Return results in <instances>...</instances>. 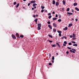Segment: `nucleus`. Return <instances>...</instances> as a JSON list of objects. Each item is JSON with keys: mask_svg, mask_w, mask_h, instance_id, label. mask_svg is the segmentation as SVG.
<instances>
[{"mask_svg": "<svg viewBox=\"0 0 79 79\" xmlns=\"http://www.w3.org/2000/svg\"><path fill=\"white\" fill-rule=\"evenodd\" d=\"M48 27L50 29H52V27L50 25H48Z\"/></svg>", "mask_w": 79, "mask_h": 79, "instance_id": "423d86ee", "label": "nucleus"}, {"mask_svg": "<svg viewBox=\"0 0 79 79\" xmlns=\"http://www.w3.org/2000/svg\"><path fill=\"white\" fill-rule=\"evenodd\" d=\"M58 22H61V20H58Z\"/></svg>", "mask_w": 79, "mask_h": 79, "instance_id": "3c124183", "label": "nucleus"}, {"mask_svg": "<svg viewBox=\"0 0 79 79\" xmlns=\"http://www.w3.org/2000/svg\"><path fill=\"white\" fill-rule=\"evenodd\" d=\"M73 46H76V47H77V44H73Z\"/></svg>", "mask_w": 79, "mask_h": 79, "instance_id": "a878e982", "label": "nucleus"}, {"mask_svg": "<svg viewBox=\"0 0 79 79\" xmlns=\"http://www.w3.org/2000/svg\"><path fill=\"white\" fill-rule=\"evenodd\" d=\"M67 48H68V49H69V50H71V48H70V47H68Z\"/></svg>", "mask_w": 79, "mask_h": 79, "instance_id": "ea45409f", "label": "nucleus"}, {"mask_svg": "<svg viewBox=\"0 0 79 79\" xmlns=\"http://www.w3.org/2000/svg\"><path fill=\"white\" fill-rule=\"evenodd\" d=\"M49 65L50 66H51V65H52V64L51 63H49Z\"/></svg>", "mask_w": 79, "mask_h": 79, "instance_id": "72a5a7b5", "label": "nucleus"}, {"mask_svg": "<svg viewBox=\"0 0 79 79\" xmlns=\"http://www.w3.org/2000/svg\"><path fill=\"white\" fill-rule=\"evenodd\" d=\"M56 45H58L59 47H60V44H58V43H56Z\"/></svg>", "mask_w": 79, "mask_h": 79, "instance_id": "f3484780", "label": "nucleus"}, {"mask_svg": "<svg viewBox=\"0 0 79 79\" xmlns=\"http://www.w3.org/2000/svg\"><path fill=\"white\" fill-rule=\"evenodd\" d=\"M77 3H74L73 4V6H77Z\"/></svg>", "mask_w": 79, "mask_h": 79, "instance_id": "dca6fc26", "label": "nucleus"}, {"mask_svg": "<svg viewBox=\"0 0 79 79\" xmlns=\"http://www.w3.org/2000/svg\"><path fill=\"white\" fill-rule=\"evenodd\" d=\"M52 60H55V57H54V56L52 57Z\"/></svg>", "mask_w": 79, "mask_h": 79, "instance_id": "c756f323", "label": "nucleus"}, {"mask_svg": "<svg viewBox=\"0 0 79 79\" xmlns=\"http://www.w3.org/2000/svg\"><path fill=\"white\" fill-rule=\"evenodd\" d=\"M71 42L73 43V44H76V42L75 41H72Z\"/></svg>", "mask_w": 79, "mask_h": 79, "instance_id": "2f4dec72", "label": "nucleus"}, {"mask_svg": "<svg viewBox=\"0 0 79 79\" xmlns=\"http://www.w3.org/2000/svg\"><path fill=\"white\" fill-rule=\"evenodd\" d=\"M36 2V1H31L30 2V4H32V3H35Z\"/></svg>", "mask_w": 79, "mask_h": 79, "instance_id": "7ed1b4c3", "label": "nucleus"}, {"mask_svg": "<svg viewBox=\"0 0 79 79\" xmlns=\"http://www.w3.org/2000/svg\"><path fill=\"white\" fill-rule=\"evenodd\" d=\"M73 40H76V38H73Z\"/></svg>", "mask_w": 79, "mask_h": 79, "instance_id": "864d4df0", "label": "nucleus"}, {"mask_svg": "<svg viewBox=\"0 0 79 79\" xmlns=\"http://www.w3.org/2000/svg\"><path fill=\"white\" fill-rule=\"evenodd\" d=\"M48 24H50V22L48 21L47 22Z\"/></svg>", "mask_w": 79, "mask_h": 79, "instance_id": "c9c22d12", "label": "nucleus"}, {"mask_svg": "<svg viewBox=\"0 0 79 79\" xmlns=\"http://www.w3.org/2000/svg\"><path fill=\"white\" fill-rule=\"evenodd\" d=\"M36 5H37V4H36V3H34L33 4V6H36Z\"/></svg>", "mask_w": 79, "mask_h": 79, "instance_id": "6ab92c4d", "label": "nucleus"}, {"mask_svg": "<svg viewBox=\"0 0 79 79\" xmlns=\"http://www.w3.org/2000/svg\"><path fill=\"white\" fill-rule=\"evenodd\" d=\"M14 5H16V2H15L14 3Z\"/></svg>", "mask_w": 79, "mask_h": 79, "instance_id": "4c0bfd02", "label": "nucleus"}, {"mask_svg": "<svg viewBox=\"0 0 79 79\" xmlns=\"http://www.w3.org/2000/svg\"><path fill=\"white\" fill-rule=\"evenodd\" d=\"M12 38H13V39H16V36L14 35H12Z\"/></svg>", "mask_w": 79, "mask_h": 79, "instance_id": "20e7f679", "label": "nucleus"}, {"mask_svg": "<svg viewBox=\"0 0 79 79\" xmlns=\"http://www.w3.org/2000/svg\"><path fill=\"white\" fill-rule=\"evenodd\" d=\"M38 19H35V20H38Z\"/></svg>", "mask_w": 79, "mask_h": 79, "instance_id": "774afa93", "label": "nucleus"}, {"mask_svg": "<svg viewBox=\"0 0 79 79\" xmlns=\"http://www.w3.org/2000/svg\"><path fill=\"white\" fill-rule=\"evenodd\" d=\"M72 13H73L74 12V10L73 9H72Z\"/></svg>", "mask_w": 79, "mask_h": 79, "instance_id": "de8ad7c7", "label": "nucleus"}, {"mask_svg": "<svg viewBox=\"0 0 79 79\" xmlns=\"http://www.w3.org/2000/svg\"><path fill=\"white\" fill-rule=\"evenodd\" d=\"M70 53H75V52H76V50L74 48H72V50H70Z\"/></svg>", "mask_w": 79, "mask_h": 79, "instance_id": "f257e3e1", "label": "nucleus"}, {"mask_svg": "<svg viewBox=\"0 0 79 79\" xmlns=\"http://www.w3.org/2000/svg\"><path fill=\"white\" fill-rule=\"evenodd\" d=\"M20 37H21V38H23V37H24V36L23 35H21L20 36Z\"/></svg>", "mask_w": 79, "mask_h": 79, "instance_id": "393cba45", "label": "nucleus"}, {"mask_svg": "<svg viewBox=\"0 0 79 79\" xmlns=\"http://www.w3.org/2000/svg\"><path fill=\"white\" fill-rule=\"evenodd\" d=\"M63 45L64 46H66V44H63Z\"/></svg>", "mask_w": 79, "mask_h": 79, "instance_id": "603ef678", "label": "nucleus"}, {"mask_svg": "<svg viewBox=\"0 0 79 79\" xmlns=\"http://www.w3.org/2000/svg\"><path fill=\"white\" fill-rule=\"evenodd\" d=\"M42 26V24L41 23L38 24V30H39L40 29V27Z\"/></svg>", "mask_w": 79, "mask_h": 79, "instance_id": "f03ea898", "label": "nucleus"}, {"mask_svg": "<svg viewBox=\"0 0 79 79\" xmlns=\"http://www.w3.org/2000/svg\"><path fill=\"white\" fill-rule=\"evenodd\" d=\"M67 14H68V15H72L73 14V13H70L69 12H68L67 13Z\"/></svg>", "mask_w": 79, "mask_h": 79, "instance_id": "f8f14e48", "label": "nucleus"}, {"mask_svg": "<svg viewBox=\"0 0 79 79\" xmlns=\"http://www.w3.org/2000/svg\"><path fill=\"white\" fill-rule=\"evenodd\" d=\"M64 38L65 39H67V37L66 36H64Z\"/></svg>", "mask_w": 79, "mask_h": 79, "instance_id": "5fc2aeb1", "label": "nucleus"}, {"mask_svg": "<svg viewBox=\"0 0 79 79\" xmlns=\"http://www.w3.org/2000/svg\"><path fill=\"white\" fill-rule=\"evenodd\" d=\"M41 8L42 9H44V8H45V6H41Z\"/></svg>", "mask_w": 79, "mask_h": 79, "instance_id": "bb28decb", "label": "nucleus"}, {"mask_svg": "<svg viewBox=\"0 0 79 79\" xmlns=\"http://www.w3.org/2000/svg\"><path fill=\"white\" fill-rule=\"evenodd\" d=\"M73 26V24L72 23H70L69 24L68 26L69 27H71V26Z\"/></svg>", "mask_w": 79, "mask_h": 79, "instance_id": "9d476101", "label": "nucleus"}, {"mask_svg": "<svg viewBox=\"0 0 79 79\" xmlns=\"http://www.w3.org/2000/svg\"><path fill=\"white\" fill-rule=\"evenodd\" d=\"M44 11L45 12H47V10H44Z\"/></svg>", "mask_w": 79, "mask_h": 79, "instance_id": "8fccbe9b", "label": "nucleus"}, {"mask_svg": "<svg viewBox=\"0 0 79 79\" xmlns=\"http://www.w3.org/2000/svg\"><path fill=\"white\" fill-rule=\"evenodd\" d=\"M56 6H58V5H59V3H58V2H56Z\"/></svg>", "mask_w": 79, "mask_h": 79, "instance_id": "1a4fd4ad", "label": "nucleus"}, {"mask_svg": "<svg viewBox=\"0 0 79 79\" xmlns=\"http://www.w3.org/2000/svg\"><path fill=\"white\" fill-rule=\"evenodd\" d=\"M58 16H59V18H61V15H58Z\"/></svg>", "mask_w": 79, "mask_h": 79, "instance_id": "c03bdc74", "label": "nucleus"}, {"mask_svg": "<svg viewBox=\"0 0 79 79\" xmlns=\"http://www.w3.org/2000/svg\"><path fill=\"white\" fill-rule=\"evenodd\" d=\"M63 4L64 5L66 4V1H64V0H63Z\"/></svg>", "mask_w": 79, "mask_h": 79, "instance_id": "6e6552de", "label": "nucleus"}, {"mask_svg": "<svg viewBox=\"0 0 79 79\" xmlns=\"http://www.w3.org/2000/svg\"><path fill=\"white\" fill-rule=\"evenodd\" d=\"M53 25L54 27H56V25L55 23H53Z\"/></svg>", "mask_w": 79, "mask_h": 79, "instance_id": "0eeeda50", "label": "nucleus"}, {"mask_svg": "<svg viewBox=\"0 0 79 79\" xmlns=\"http://www.w3.org/2000/svg\"><path fill=\"white\" fill-rule=\"evenodd\" d=\"M64 44H67V42H66V41H65L64 42Z\"/></svg>", "mask_w": 79, "mask_h": 79, "instance_id": "58836bf2", "label": "nucleus"}, {"mask_svg": "<svg viewBox=\"0 0 79 79\" xmlns=\"http://www.w3.org/2000/svg\"><path fill=\"white\" fill-rule=\"evenodd\" d=\"M66 53L67 54H68V53H69V52L67 51V52H66Z\"/></svg>", "mask_w": 79, "mask_h": 79, "instance_id": "49530a36", "label": "nucleus"}, {"mask_svg": "<svg viewBox=\"0 0 79 79\" xmlns=\"http://www.w3.org/2000/svg\"><path fill=\"white\" fill-rule=\"evenodd\" d=\"M67 11H69V8H68L67 9Z\"/></svg>", "mask_w": 79, "mask_h": 79, "instance_id": "7c9ffc66", "label": "nucleus"}, {"mask_svg": "<svg viewBox=\"0 0 79 79\" xmlns=\"http://www.w3.org/2000/svg\"><path fill=\"white\" fill-rule=\"evenodd\" d=\"M56 55H58V53H56Z\"/></svg>", "mask_w": 79, "mask_h": 79, "instance_id": "338daca9", "label": "nucleus"}, {"mask_svg": "<svg viewBox=\"0 0 79 79\" xmlns=\"http://www.w3.org/2000/svg\"><path fill=\"white\" fill-rule=\"evenodd\" d=\"M52 4L53 5H55V0H53L52 1Z\"/></svg>", "mask_w": 79, "mask_h": 79, "instance_id": "ddd939ff", "label": "nucleus"}, {"mask_svg": "<svg viewBox=\"0 0 79 79\" xmlns=\"http://www.w3.org/2000/svg\"><path fill=\"white\" fill-rule=\"evenodd\" d=\"M33 16L35 18V15H33Z\"/></svg>", "mask_w": 79, "mask_h": 79, "instance_id": "0e129e2a", "label": "nucleus"}, {"mask_svg": "<svg viewBox=\"0 0 79 79\" xmlns=\"http://www.w3.org/2000/svg\"><path fill=\"white\" fill-rule=\"evenodd\" d=\"M44 11V9H42L41 11V12H42V13H43Z\"/></svg>", "mask_w": 79, "mask_h": 79, "instance_id": "a19ab883", "label": "nucleus"}, {"mask_svg": "<svg viewBox=\"0 0 79 79\" xmlns=\"http://www.w3.org/2000/svg\"><path fill=\"white\" fill-rule=\"evenodd\" d=\"M34 21L36 23H37V20H35Z\"/></svg>", "mask_w": 79, "mask_h": 79, "instance_id": "13d9d810", "label": "nucleus"}, {"mask_svg": "<svg viewBox=\"0 0 79 79\" xmlns=\"http://www.w3.org/2000/svg\"><path fill=\"white\" fill-rule=\"evenodd\" d=\"M64 36L63 37H61V39H64Z\"/></svg>", "mask_w": 79, "mask_h": 79, "instance_id": "37998d69", "label": "nucleus"}, {"mask_svg": "<svg viewBox=\"0 0 79 79\" xmlns=\"http://www.w3.org/2000/svg\"><path fill=\"white\" fill-rule=\"evenodd\" d=\"M72 37H73L74 38V37H76V35H75V34H74V33H73V34Z\"/></svg>", "mask_w": 79, "mask_h": 79, "instance_id": "2eb2a0df", "label": "nucleus"}, {"mask_svg": "<svg viewBox=\"0 0 79 79\" xmlns=\"http://www.w3.org/2000/svg\"><path fill=\"white\" fill-rule=\"evenodd\" d=\"M30 5V3H29L28 4V6H29Z\"/></svg>", "mask_w": 79, "mask_h": 79, "instance_id": "052dcab7", "label": "nucleus"}, {"mask_svg": "<svg viewBox=\"0 0 79 79\" xmlns=\"http://www.w3.org/2000/svg\"><path fill=\"white\" fill-rule=\"evenodd\" d=\"M52 19L53 20H56V19H57V18H53Z\"/></svg>", "mask_w": 79, "mask_h": 79, "instance_id": "b1692460", "label": "nucleus"}, {"mask_svg": "<svg viewBox=\"0 0 79 79\" xmlns=\"http://www.w3.org/2000/svg\"><path fill=\"white\" fill-rule=\"evenodd\" d=\"M48 18L49 19H50V18H52V15H50V16H49Z\"/></svg>", "mask_w": 79, "mask_h": 79, "instance_id": "473e14b6", "label": "nucleus"}, {"mask_svg": "<svg viewBox=\"0 0 79 79\" xmlns=\"http://www.w3.org/2000/svg\"><path fill=\"white\" fill-rule=\"evenodd\" d=\"M56 46V45L55 44H53V45H52V47H55Z\"/></svg>", "mask_w": 79, "mask_h": 79, "instance_id": "4be33fe9", "label": "nucleus"}, {"mask_svg": "<svg viewBox=\"0 0 79 79\" xmlns=\"http://www.w3.org/2000/svg\"><path fill=\"white\" fill-rule=\"evenodd\" d=\"M67 29H68V27H65V28H64L63 29V30H64V31H66V30H67Z\"/></svg>", "mask_w": 79, "mask_h": 79, "instance_id": "4468645a", "label": "nucleus"}, {"mask_svg": "<svg viewBox=\"0 0 79 79\" xmlns=\"http://www.w3.org/2000/svg\"><path fill=\"white\" fill-rule=\"evenodd\" d=\"M62 11H64V8H62Z\"/></svg>", "mask_w": 79, "mask_h": 79, "instance_id": "79ce46f5", "label": "nucleus"}, {"mask_svg": "<svg viewBox=\"0 0 79 79\" xmlns=\"http://www.w3.org/2000/svg\"><path fill=\"white\" fill-rule=\"evenodd\" d=\"M56 18H57V17H58V15L56 14Z\"/></svg>", "mask_w": 79, "mask_h": 79, "instance_id": "6e6d98bb", "label": "nucleus"}, {"mask_svg": "<svg viewBox=\"0 0 79 79\" xmlns=\"http://www.w3.org/2000/svg\"><path fill=\"white\" fill-rule=\"evenodd\" d=\"M51 56H52V54H51V53H49V59H50V58H51Z\"/></svg>", "mask_w": 79, "mask_h": 79, "instance_id": "9b49d317", "label": "nucleus"}, {"mask_svg": "<svg viewBox=\"0 0 79 79\" xmlns=\"http://www.w3.org/2000/svg\"><path fill=\"white\" fill-rule=\"evenodd\" d=\"M48 36H49V37H51V38H53V36H52V35H48Z\"/></svg>", "mask_w": 79, "mask_h": 79, "instance_id": "a211bd4d", "label": "nucleus"}, {"mask_svg": "<svg viewBox=\"0 0 79 79\" xmlns=\"http://www.w3.org/2000/svg\"><path fill=\"white\" fill-rule=\"evenodd\" d=\"M36 17H38V15H36Z\"/></svg>", "mask_w": 79, "mask_h": 79, "instance_id": "e2e57ef3", "label": "nucleus"}, {"mask_svg": "<svg viewBox=\"0 0 79 79\" xmlns=\"http://www.w3.org/2000/svg\"><path fill=\"white\" fill-rule=\"evenodd\" d=\"M19 3L17 4V5L16 6V8H18V7L19 6Z\"/></svg>", "mask_w": 79, "mask_h": 79, "instance_id": "5701e85b", "label": "nucleus"}, {"mask_svg": "<svg viewBox=\"0 0 79 79\" xmlns=\"http://www.w3.org/2000/svg\"><path fill=\"white\" fill-rule=\"evenodd\" d=\"M48 41H49V42H50V43H52V42H53V41H51L50 40H48Z\"/></svg>", "mask_w": 79, "mask_h": 79, "instance_id": "cd10ccee", "label": "nucleus"}, {"mask_svg": "<svg viewBox=\"0 0 79 79\" xmlns=\"http://www.w3.org/2000/svg\"><path fill=\"white\" fill-rule=\"evenodd\" d=\"M52 63H54V61L53 60H52Z\"/></svg>", "mask_w": 79, "mask_h": 79, "instance_id": "bf43d9fd", "label": "nucleus"}, {"mask_svg": "<svg viewBox=\"0 0 79 79\" xmlns=\"http://www.w3.org/2000/svg\"><path fill=\"white\" fill-rule=\"evenodd\" d=\"M75 10H77V11H79V8H78L75 7Z\"/></svg>", "mask_w": 79, "mask_h": 79, "instance_id": "aec40b11", "label": "nucleus"}, {"mask_svg": "<svg viewBox=\"0 0 79 79\" xmlns=\"http://www.w3.org/2000/svg\"><path fill=\"white\" fill-rule=\"evenodd\" d=\"M53 32H56V29H54L53 30Z\"/></svg>", "mask_w": 79, "mask_h": 79, "instance_id": "c85d7f7f", "label": "nucleus"}, {"mask_svg": "<svg viewBox=\"0 0 79 79\" xmlns=\"http://www.w3.org/2000/svg\"><path fill=\"white\" fill-rule=\"evenodd\" d=\"M59 36H60V37H61V34L59 33Z\"/></svg>", "mask_w": 79, "mask_h": 79, "instance_id": "f704fd0d", "label": "nucleus"}, {"mask_svg": "<svg viewBox=\"0 0 79 79\" xmlns=\"http://www.w3.org/2000/svg\"><path fill=\"white\" fill-rule=\"evenodd\" d=\"M52 13V14H55V12H53Z\"/></svg>", "mask_w": 79, "mask_h": 79, "instance_id": "4d7b16f0", "label": "nucleus"}, {"mask_svg": "<svg viewBox=\"0 0 79 79\" xmlns=\"http://www.w3.org/2000/svg\"><path fill=\"white\" fill-rule=\"evenodd\" d=\"M70 38H72V37H73V36L72 35H70Z\"/></svg>", "mask_w": 79, "mask_h": 79, "instance_id": "a18cd8bd", "label": "nucleus"}, {"mask_svg": "<svg viewBox=\"0 0 79 79\" xmlns=\"http://www.w3.org/2000/svg\"><path fill=\"white\" fill-rule=\"evenodd\" d=\"M72 44L71 43H69V45H71Z\"/></svg>", "mask_w": 79, "mask_h": 79, "instance_id": "e433bc0d", "label": "nucleus"}, {"mask_svg": "<svg viewBox=\"0 0 79 79\" xmlns=\"http://www.w3.org/2000/svg\"><path fill=\"white\" fill-rule=\"evenodd\" d=\"M48 16L50 15H51V13H49V14H48Z\"/></svg>", "mask_w": 79, "mask_h": 79, "instance_id": "09e8293b", "label": "nucleus"}, {"mask_svg": "<svg viewBox=\"0 0 79 79\" xmlns=\"http://www.w3.org/2000/svg\"><path fill=\"white\" fill-rule=\"evenodd\" d=\"M36 8V6H35L34 7V8Z\"/></svg>", "mask_w": 79, "mask_h": 79, "instance_id": "69168bd1", "label": "nucleus"}, {"mask_svg": "<svg viewBox=\"0 0 79 79\" xmlns=\"http://www.w3.org/2000/svg\"><path fill=\"white\" fill-rule=\"evenodd\" d=\"M32 10H34V8H32Z\"/></svg>", "mask_w": 79, "mask_h": 79, "instance_id": "680f3d73", "label": "nucleus"}, {"mask_svg": "<svg viewBox=\"0 0 79 79\" xmlns=\"http://www.w3.org/2000/svg\"><path fill=\"white\" fill-rule=\"evenodd\" d=\"M57 32H58V33H61V31H60L59 30H57Z\"/></svg>", "mask_w": 79, "mask_h": 79, "instance_id": "412c9836", "label": "nucleus"}, {"mask_svg": "<svg viewBox=\"0 0 79 79\" xmlns=\"http://www.w3.org/2000/svg\"><path fill=\"white\" fill-rule=\"evenodd\" d=\"M16 35L17 36V37H18V38H20V37H19V35L18 33H16Z\"/></svg>", "mask_w": 79, "mask_h": 79, "instance_id": "39448f33", "label": "nucleus"}]
</instances>
